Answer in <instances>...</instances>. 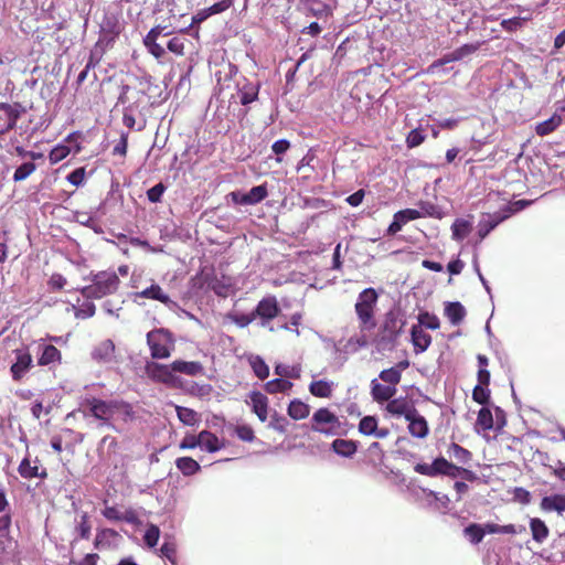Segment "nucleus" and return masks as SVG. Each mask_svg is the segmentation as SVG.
Returning <instances> with one entry per match:
<instances>
[{
    "label": "nucleus",
    "instance_id": "f257e3e1",
    "mask_svg": "<svg viewBox=\"0 0 565 565\" xmlns=\"http://www.w3.org/2000/svg\"><path fill=\"white\" fill-rule=\"evenodd\" d=\"M407 324L406 312L399 306H393L383 318L374 337V345L379 352H392L397 349L401 339L408 340L405 334Z\"/></svg>",
    "mask_w": 565,
    "mask_h": 565
},
{
    "label": "nucleus",
    "instance_id": "f03ea898",
    "mask_svg": "<svg viewBox=\"0 0 565 565\" xmlns=\"http://www.w3.org/2000/svg\"><path fill=\"white\" fill-rule=\"evenodd\" d=\"M120 285L115 271H99L92 278V284L81 289L83 297L87 299H102L117 292Z\"/></svg>",
    "mask_w": 565,
    "mask_h": 565
},
{
    "label": "nucleus",
    "instance_id": "7ed1b4c3",
    "mask_svg": "<svg viewBox=\"0 0 565 565\" xmlns=\"http://www.w3.org/2000/svg\"><path fill=\"white\" fill-rule=\"evenodd\" d=\"M379 300V294L373 287L363 289L355 302V313L362 331H372L376 327L374 310Z\"/></svg>",
    "mask_w": 565,
    "mask_h": 565
},
{
    "label": "nucleus",
    "instance_id": "20e7f679",
    "mask_svg": "<svg viewBox=\"0 0 565 565\" xmlns=\"http://www.w3.org/2000/svg\"><path fill=\"white\" fill-rule=\"evenodd\" d=\"M310 429L327 437L340 435L341 422L339 417L327 407L317 409L311 417Z\"/></svg>",
    "mask_w": 565,
    "mask_h": 565
},
{
    "label": "nucleus",
    "instance_id": "39448f33",
    "mask_svg": "<svg viewBox=\"0 0 565 565\" xmlns=\"http://www.w3.org/2000/svg\"><path fill=\"white\" fill-rule=\"evenodd\" d=\"M513 215L509 205H503L494 213H482L477 225V235L482 242L497 226Z\"/></svg>",
    "mask_w": 565,
    "mask_h": 565
},
{
    "label": "nucleus",
    "instance_id": "423d86ee",
    "mask_svg": "<svg viewBox=\"0 0 565 565\" xmlns=\"http://www.w3.org/2000/svg\"><path fill=\"white\" fill-rule=\"evenodd\" d=\"M25 111L26 109L21 103H0V136L13 130Z\"/></svg>",
    "mask_w": 565,
    "mask_h": 565
},
{
    "label": "nucleus",
    "instance_id": "0eeeda50",
    "mask_svg": "<svg viewBox=\"0 0 565 565\" xmlns=\"http://www.w3.org/2000/svg\"><path fill=\"white\" fill-rule=\"evenodd\" d=\"M113 402L114 401L93 398L88 402V411L93 417L99 420V427L106 426L118 431V426L113 423Z\"/></svg>",
    "mask_w": 565,
    "mask_h": 565
},
{
    "label": "nucleus",
    "instance_id": "6e6552de",
    "mask_svg": "<svg viewBox=\"0 0 565 565\" xmlns=\"http://www.w3.org/2000/svg\"><path fill=\"white\" fill-rule=\"evenodd\" d=\"M146 374L153 382L163 383L168 386H178L180 379L174 374L172 364L166 365L157 362H147Z\"/></svg>",
    "mask_w": 565,
    "mask_h": 565
},
{
    "label": "nucleus",
    "instance_id": "1a4fd4ad",
    "mask_svg": "<svg viewBox=\"0 0 565 565\" xmlns=\"http://www.w3.org/2000/svg\"><path fill=\"white\" fill-rule=\"evenodd\" d=\"M151 353H171L174 350L173 334L166 329H156L147 334Z\"/></svg>",
    "mask_w": 565,
    "mask_h": 565
},
{
    "label": "nucleus",
    "instance_id": "9d476101",
    "mask_svg": "<svg viewBox=\"0 0 565 565\" xmlns=\"http://www.w3.org/2000/svg\"><path fill=\"white\" fill-rule=\"evenodd\" d=\"M385 409L391 416L404 417L405 419L409 418L412 415L414 416L417 411L412 402L403 397L392 398L386 404Z\"/></svg>",
    "mask_w": 565,
    "mask_h": 565
},
{
    "label": "nucleus",
    "instance_id": "9b49d317",
    "mask_svg": "<svg viewBox=\"0 0 565 565\" xmlns=\"http://www.w3.org/2000/svg\"><path fill=\"white\" fill-rule=\"evenodd\" d=\"M278 313V302L277 299L273 296L262 299L254 310V316H256V318L262 319L263 326H265L266 322H268L273 318L277 317Z\"/></svg>",
    "mask_w": 565,
    "mask_h": 565
},
{
    "label": "nucleus",
    "instance_id": "f8f14e48",
    "mask_svg": "<svg viewBox=\"0 0 565 565\" xmlns=\"http://www.w3.org/2000/svg\"><path fill=\"white\" fill-rule=\"evenodd\" d=\"M448 466V460L444 457H437L431 463L419 462L416 463L414 470L423 476L437 477L445 476Z\"/></svg>",
    "mask_w": 565,
    "mask_h": 565
},
{
    "label": "nucleus",
    "instance_id": "ddd939ff",
    "mask_svg": "<svg viewBox=\"0 0 565 565\" xmlns=\"http://www.w3.org/2000/svg\"><path fill=\"white\" fill-rule=\"evenodd\" d=\"M414 345V353H424L431 342V337L418 324H413L409 331V338Z\"/></svg>",
    "mask_w": 565,
    "mask_h": 565
},
{
    "label": "nucleus",
    "instance_id": "4468645a",
    "mask_svg": "<svg viewBox=\"0 0 565 565\" xmlns=\"http://www.w3.org/2000/svg\"><path fill=\"white\" fill-rule=\"evenodd\" d=\"M408 422V433L415 438H426L429 434V426L426 418L415 412V415L406 419Z\"/></svg>",
    "mask_w": 565,
    "mask_h": 565
},
{
    "label": "nucleus",
    "instance_id": "2eb2a0df",
    "mask_svg": "<svg viewBox=\"0 0 565 565\" xmlns=\"http://www.w3.org/2000/svg\"><path fill=\"white\" fill-rule=\"evenodd\" d=\"M300 6L306 13L318 19H327L331 14V8L322 0H300Z\"/></svg>",
    "mask_w": 565,
    "mask_h": 565
},
{
    "label": "nucleus",
    "instance_id": "dca6fc26",
    "mask_svg": "<svg viewBox=\"0 0 565 565\" xmlns=\"http://www.w3.org/2000/svg\"><path fill=\"white\" fill-rule=\"evenodd\" d=\"M555 108H557V102L555 103ZM561 114L562 111L555 109V113L550 118L537 122L535 125V134L540 137H545L555 131L563 124Z\"/></svg>",
    "mask_w": 565,
    "mask_h": 565
},
{
    "label": "nucleus",
    "instance_id": "f3484780",
    "mask_svg": "<svg viewBox=\"0 0 565 565\" xmlns=\"http://www.w3.org/2000/svg\"><path fill=\"white\" fill-rule=\"evenodd\" d=\"M466 308L460 301H446L444 315L452 326H459L466 317Z\"/></svg>",
    "mask_w": 565,
    "mask_h": 565
},
{
    "label": "nucleus",
    "instance_id": "a211bd4d",
    "mask_svg": "<svg viewBox=\"0 0 565 565\" xmlns=\"http://www.w3.org/2000/svg\"><path fill=\"white\" fill-rule=\"evenodd\" d=\"M396 393V387L392 385L381 384L376 379L371 382V395L372 398L377 402H390Z\"/></svg>",
    "mask_w": 565,
    "mask_h": 565
},
{
    "label": "nucleus",
    "instance_id": "6ab92c4d",
    "mask_svg": "<svg viewBox=\"0 0 565 565\" xmlns=\"http://www.w3.org/2000/svg\"><path fill=\"white\" fill-rule=\"evenodd\" d=\"M32 367V355H17V361L10 369L12 379L17 382L21 381Z\"/></svg>",
    "mask_w": 565,
    "mask_h": 565
},
{
    "label": "nucleus",
    "instance_id": "aec40b11",
    "mask_svg": "<svg viewBox=\"0 0 565 565\" xmlns=\"http://www.w3.org/2000/svg\"><path fill=\"white\" fill-rule=\"evenodd\" d=\"M540 508L544 512H557L562 514L565 511V494H551L542 498Z\"/></svg>",
    "mask_w": 565,
    "mask_h": 565
},
{
    "label": "nucleus",
    "instance_id": "412c9836",
    "mask_svg": "<svg viewBox=\"0 0 565 565\" xmlns=\"http://www.w3.org/2000/svg\"><path fill=\"white\" fill-rule=\"evenodd\" d=\"M199 447L207 452H216L223 448L217 436L210 430H202L198 434Z\"/></svg>",
    "mask_w": 565,
    "mask_h": 565
},
{
    "label": "nucleus",
    "instance_id": "4be33fe9",
    "mask_svg": "<svg viewBox=\"0 0 565 565\" xmlns=\"http://www.w3.org/2000/svg\"><path fill=\"white\" fill-rule=\"evenodd\" d=\"M253 412L257 415L259 420L265 422L267 419V397L260 392H252L249 394V401L247 402Z\"/></svg>",
    "mask_w": 565,
    "mask_h": 565
},
{
    "label": "nucleus",
    "instance_id": "5701e85b",
    "mask_svg": "<svg viewBox=\"0 0 565 565\" xmlns=\"http://www.w3.org/2000/svg\"><path fill=\"white\" fill-rule=\"evenodd\" d=\"M137 296L140 298L158 300L168 307L175 305V302L172 301L170 297L163 291V289L157 284H152L150 287L138 292Z\"/></svg>",
    "mask_w": 565,
    "mask_h": 565
},
{
    "label": "nucleus",
    "instance_id": "b1692460",
    "mask_svg": "<svg viewBox=\"0 0 565 565\" xmlns=\"http://www.w3.org/2000/svg\"><path fill=\"white\" fill-rule=\"evenodd\" d=\"M38 463H39L38 459L34 461V465H32L29 458H24L20 462L19 468H18L20 476L24 479H32V478H38V477L42 478V479L46 478V476H47L46 470L42 469L40 471V467Z\"/></svg>",
    "mask_w": 565,
    "mask_h": 565
},
{
    "label": "nucleus",
    "instance_id": "393cba45",
    "mask_svg": "<svg viewBox=\"0 0 565 565\" xmlns=\"http://www.w3.org/2000/svg\"><path fill=\"white\" fill-rule=\"evenodd\" d=\"M451 238L456 242H462L471 233L472 222L462 217H457L451 224Z\"/></svg>",
    "mask_w": 565,
    "mask_h": 565
},
{
    "label": "nucleus",
    "instance_id": "a878e982",
    "mask_svg": "<svg viewBox=\"0 0 565 565\" xmlns=\"http://www.w3.org/2000/svg\"><path fill=\"white\" fill-rule=\"evenodd\" d=\"M331 449L341 457L351 458L358 450V443L350 439L337 438L332 441Z\"/></svg>",
    "mask_w": 565,
    "mask_h": 565
},
{
    "label": "nucleus",
    "instance_id": "bb28decb",
    "mask_svg": "<svg viewBox=\"0 0 565 565\" xmlns=\"http://www.w3.org/2000/svg\"><path fill=\"white\" fill-rule=\"evenodd\" d=\"M417 213L419 214V218L422 217H433L437 220H441L445 216V212L443 209L429 201L419 200L417 202Z\"/></svg>",
    "mask_w": 565,
    "mask_h": 565
},
{
    "label": "nucleus",
    "instance_id": "cd10ccee",
    "mask_svg": "<svg viewBox=\"0 0 565 565\" xmlns=\"http://www.w3.org/2000/svg\"><path fill=\"white\" fill-rule=\"evenodd\" d=\"M265 22H281L282 11L280 10V0H266L263 7Z\"/></svg>",
    "mask_w": 565,
    "mask_h": 565
},
{
    "label": "nucleus",
    "instance_id": "c85d7f7f",
    "mask_svg": "<svg viewBox=\"0 0 565 565\" xmlns=\"http://www.w3.org/2000/svg\"><path fill=\"white\" fill-rule=\"evenodd\" d=\"M113 423L117 426V423H127L132 419L134 413L131 406L125 402L114 401L113 402Z\"/></svg>",
    "mask_w": 565,
    "mask_h": 565
},
{
    "label": "nucleus",
    "instance_id": "c756f323",
    "mask_svg": "<svg viewBox=\"0 0 565 565\" xmlns=\"http://www.w3.org/2000/svg\"><path fill=\"white\" fill-rule=\"evenodd\" d=\"M530 530L533 540L537 543H543L550 534L547 525L543 520L539 518H532L530 520Z\"/></svg>",
    "mask_w": 565,
    "mask_h": 565
},
{
    "label": "nucleus",
    "instance_id": "7c9ffc66",
    "mask_svg": "<svg viewBox=\"0 0 565 565\" xmlns=\"http://www.w3.org/2000/svg\"><path fill=\"white\" fill-rule=\"evenodd\" d=\"M172 367L175 373H184L188 375L195 376L203 372V366L199 362H186V361H174Z\"/></svg>",
    "mask_w": 565,
    "mask_h": 565
},
{
    "label": "nucleus",
    "instance_id": "2f4dec72",
    "mask_svg": "<svg viewBox=\"0 0 565 565\" xmlns=\"http://www.w3.org/2000/svg\"><path fill=\"white\" fill-rule=\"evenodd\" d=\"M118 533L113 529H102L97 531L94 546L97 550H104L111 547V539H116Z\"/></svg>",
    "mask_w": 565,
    "mask_h": 565
},
{
    "label": "nucleus",
    "instance_id": "473e14b6",
    "mask_svg": "<svg viewBox=\"0 0 565 565\" xmlns=\"http://www.w3.org/2000/svg\"><path fill=\"white\" fill-rule=\"evenodd\" d=\"M287 412L292 419L298 420L308 417L310 407L308 404L301 402L300 399H292L288 405Z\"/></svg>",
    "mask_w": 565,
    "mask_h": 565
},
{
    "label": "nucleus",
    "instance_id": "72a5a7b5",
    "mask_svg": "<svg viewBox=\"0 0 565 565\" xmlns=\"http://www.w3.org/2000/svg\"><path fill=\"white\" fill-rule=\"evenodd\" d=\"M177 468L183 476L190 477L200 471L201 467L196 460L191 457H180L175 460Z\"/></svg>",
    "mask_w": 565,
    "mask_h": 565
},
{
    "label": "nucleus",
    "instance_id": "f704fd0d",
    "mask_svg": "<svg viewBox=\"0 0 565 565\" xmlns=\"http://www.w3.org/2000/svg\"><path fill=\"white\" fill-rule=\"evenodd\" d=\"M447 455L458 463H468L471 459V452L456 443H451L448 447Z\"/></svg>",
    "mask_w": 565,
    "mask_h": 565
},
{
    "label": "nucleus",
    "instance_id": "c9c22d12",
    "mask_svg": "<svg viewBox=\"0 0 565 565\" xmlns=\"http://www.w3.org/2000/svg\"><path fill=\"white\" fill-rule=\"evenodd\" d=\"M418 326L423 329L437 330L440 327L439 318L429 311H419L417 316Z\"/></svg>",
    "mask_w": 565,
    "mask_h": 565
},
{
    "label": "nucleus",
    "instance_id": "e433bc0d",
    "mask_svg": "<svg viewBox=\"0 0 565 565\" xmlns=\"http://www.w3.org/2000/svg\"><path fill=\"white\" fill-rule=\"evenodd\" d=\"M309 391L317 397H330L332 393V383L326 380L313 381L309 385Z\"/></svg>",
    "mask_w": 565,
    "mask_h": 565
},
{
    "label": "nucleus",
    "instance_id": "4c0bfd02",
    "mask_svg": "<svg viewBox=\"0 0 565 565\" xmlns=\"http://www.w3.org/2000/svg\"><path fill=\"white\" fill-rule=\"evenodd\" d=\"M463 533L470 543L479 544L486 535V530L481 524L470 523L465 527Z\"/></svg>",
    "mask_w": 565,
    "mask_h": 565
},
{
    "label": "nucleus",
    "instance_id": "58836bf2",
    "mask_svg": "<svg viewBox=\"0 0 565 565\" xmlns=\"http://www.w3.org/2000/svg\"><path fill=\"white\" fill-rule=\"evenodd\" d=\"M178 418L186 426H195L199 423L198 413L191 408L175 406Z\"/></svg>",
    "mask_w": 565,
    "mask_h": 565
},
{
    "label": "nucleus",
    "instance_id": "ea45409f",
    "mask_svg": "<svg viewBox=\"0 0 565 565\" xmlns=\"http://www.w3.org/2000/svg\"><path fill=\"white\" fill-rule=\"evenodd\" d=\"M483 44H484V41H478L475 43H465L461 46H459L452 51L455 54L454 58H457V61H461L463 57L477 52Z\"/></svg>",
    "mask_w": 565,
    "mask_h": 565
},
{
    "label": "nucleus",
    "instance_id": "a19ab883",
    "mask_svg": "<svg viewBox=\"0 0 565 565\" xmlns=\"http://www.w3.org/2000/svg\"><path fill=\"white\" fill-rule=\"evenodd\" d=\"M426 139V135L422 127L412 129L406 136V147L408 149L420 146Z\"/></svg>",
    "mask_w": 565,
    "mask_h": 565
},
{
    "label": "nucleus",
    "instance_id": "79ce46f5",
    "mask_svg": "<svg viewBox=\"0 0 565 565\" xmlns=\"http://www.w3.org/2000/svg\"><path fill=\"white\" fill-rule=\"evenodd\" d=\"M249 363L257 377L264 380L268 376V365L260 359V355H250Z\"/></svg>",
    "mask_w": 565,
    "mask_h": 565
},
{
    "label": "nucleus",
    "instance_id": "37998d69",
    "mask_svg": "<svg viewBox=\"0 0 565 565\" xmlns=\"http://www.w3.org/2000/svg\"><path fill=\"white\" fill-rule=\"evenodd\" d=\"M377 425L379 423L375 416H364L360 419L359 433L364 436H372Z\"/></svg>",
    "mask_w": 565,
    "mask_h": 565
},
{
    "label": "nucleus",
    "instance_id": "c03bdc74",
    "mask_svg": "<svg viewBox=\"0 0 565 565\" xmlns=\"http://www.w3.org/2000/svg\"><path fill=\"white\" fill-rule=\"evenodd\" d=\"M258 95V87L254 84H245L239 89V100L242 105H247L254 102Z\"/></svg>",
    "mask_w": 565,
    "mask_h": 565
},
{
    "label": "nucleus",
    "instance_id": "a18cd8bd",
    "mask_svg": "<svg viewBox=\"0 0 565 565\" xmlns=\"http://www.w3.org/2000/svg\"><path fill=\"white\" fill-rule=\"evenodd\" d=\"M477 425L480 426L483 430H490L493 428V415L488 407H482L478 412Z\"/></svg>",
    "mask_w": 565,
    "mask_h": 565
},
{
    "label": "nucleus",
    "instance_id": "49530a36",
    "mask_svg": "<svg viewBox=\"0 0 565 565\" xmlns=\"http://www.w3.org/2000/svg\"><path fill=\"white\" fill-rule=\"evenodd\" d=\"M35 170L36 166L34 162H24L15 169L13 173V181L21 182L28 179Z\"/></svg>",
    "mask_w": 565,
    "mask_h": 565
},
{
    "label": "nucleus",
    "instance_id": "de8ad7c7",
    "mask_svg": "<svg viewBox=\"0 0 565 565\" xmlns=\"http://www.w3.org/2000/svg\"><path fill=\"white\" fill-rule=\"evenodd\" d=\"M472 398L480 405H487L490 401V390L487 384H477L472 391Z\"/></svg>",
    "mask_w": 565,
    "mask_h": 565
},
{
    "label": "nucleus",
    "instance_id": "09e8293b",
    "mask_svg": "<svg viewBox=\"0 0 565 565\" xmlns=\"http://www.w3.org/2000/svg\"><path fill=\"white\" fill-rule=\"evenodd\" d=\"M75 530L78 533L81 539H83V540L89 539L92 525L89 523V516H88L87 512L81 513V521L76 525Z\"/></svg>",
    "mask_w": 565,
    "mask_h": 565
},
{
    "label": "nucleus",
    "instance_id": "8fccbe9b",
    "mask_svg": "<svg viewBox=\"0 0 565 565\" xmlns=\"http://www.w3.org/2000/svg\"><path fill=\"white\" fill-rule=\"evenodd\" d=\"M380 379L388 385L395 386L401 381L398 367H390L381 371Z\"/></svg>",
    "mask_w": 565,
    "mask_h": 565
},
{
    "label": "nucleus",
    "instance_id": "3c124183",
    "mask_svg": "<svg viewBox=\"0 0 565 565\" xmlns=\"http://www.w3.org/2000/svg\"><path fill=\"white\" fill-rule=\"evenodd\" d=\"M309 52L303 53L285 74V95L287 94V86L294 81L299 66L308 58Z\"/></svg>",
    "mask_w": 565,
    "mask_h": 565
},
{
    "label": "nucleus",
    "instance_id": "603ef678",
    "mask_svg": "<svg viewBox=\"0 0 565 565\" xmlns=\"http://www.w3.org/2000/svg\"><path fill=\"white\" fill-rule=\"evenodd\" d=\"M160 537V530L157 525H149L145 532L143 540L145 543L150 547H154L158 544Z\"/></svg>",
    "mask_w": 565,
    "mask_h": 565
},
{
    "label": "nucleus",
    "instance_id": "864d4df0",
    "mask_svg": "<svg viewBox=\"0 0 565 565\" xmlns=\"http://www.w3.org/2000/svg\"><path fill=\"white\" fill-rule=\"evenodd\" d=\"M248 199L250 200V204H256V203H259L260 201H263L268 192H267V188L266 185L262 184V185H257V186H254L248 192Z\"/></svg>",
    "mask_w": 565,
    "mask_h": 565
},
{
    "label": "nucleus",
    "instance_id": "5fc2aeb1",
    "mask_svg": "<svg viewBox=\"0 0 565 565\" xmlns=\"http://www.w3.org/2000/svg\"><path fill=\"white\" fill-rule=\"evenodd\" d=\"M70 153V149L66 146H56L54 147L49 154V159L52 164H55L63 159H65Z\"/></svg>",
    "mask_w": 565,
    "mask_h": 565
},
{
    "label": "nucleus",
    "instance_id": "6e6d98bb",
    "mask_svg": "<svg viewBox=\"0 0 565 565\" xmlns=\"http://www.w3.org/2000/svg\"><path fill=\"white\" fill-rule=\"evenodd\" d=\"M164 191L166 185L162 182H159L147 191V198L151 203H159L161 202Z\"/></svg>",
    "mask_w": 565,
    "mask_h": 565
},
{
    "label": "nucleus",
    "instance_id": "4d7b16f0",
    "mask_svg": "<svg viewBox=\"0 0 565 565\" xmlns=\"http://www.w3.org/2000/svg\"><path fill=\"white\" fill-rule=\"evenodd\" d=\"M143 44L148 52L156 58H161L166 54V50L157 42V40L143 39Z\"/></svg>",
    "mask_w": 565,
    "mask_h": 565
},
{
    "label": "nucleus",
    "instance_id": "13d9d810",
    "mask_svg": "<svg viewBox=\"0 0 565 565\" xmlns=\"http://www.w3.org/2000/svg\"><path fill=\"white\" fill-rule=\"evenodd\" d=\"M276 374L279 376L273 382H268L266 384V388L270 393H276L282 391V365L277 364L275 367Z\"/></svg>",
    "mask_w": 565,
    "mask_h": 565
},
{
    "label": "nucleus",
    "instance_id": "bf43d9fd",
    "mask_svg": "<svg viewBox=\"0 0 565 565\" xmlns=\"http://www.w3.org/2000/svg\"><path fill=\"white\" fill-rule=\"evenodd\" d=\"M85 175H86V171H85V168L84 167H79L77 169H75L74 171H72L67 177H66V180L75 185V186H79L83 184L84 180H85Z\"/></svg>",
    "mask_w": 565,
    "mask_h": 565
},
{
    "label": "nucleus",
    "instance_id": "052dcab7",
    "mask_svg": "<svg viewBox=\"0 0 565 565\" xmlns=\"http://www.w3.org/2000/svg\"><path fill=\"white\" fill-rule=\"evenodd\" d=\"M397 217L402 221V224L406 225L411 221H415L419 218V214L416 209H404L399 210L395 213Z\"/></svg>",
    "mask_w": 565,
    "mask_h": 565
},
{
    "label": "nucleus",
    "instance_id": "680f3d73",
    "mask_svg": "<svg viewBox=\"0 0 565 565\" xmlns=\"http://www.w3.org/2000/svg\"><path fill=\"white\" fill-rule=\"evenodd\" d=\"M522 24H523V19L520 17L503 19L501 21V26L503 28V30L509 31V32L516 31L518 29H520L522 26Z\"/></svg>",
    "mask_w": 565,
    "mask_h": 565
},
{
    "label": "nucleus",
    "instance_id": "e2e57ef3",
    "mask_svg": "<svg viewBox=\"0 0 565 565\" xmlns=\"http://www.w3.org/2000/svg\"><path fill=\"white\" fill-rule=\"evenodd\" d=\"M455 54L454 52H449V53H446L445 55H443L440 58L434 61L430 66H429V71L431 73H435V71L448 63H451V62H457V58H454Z\"/></svg>",
    "mask_w": 565,
    "mask_h": 565
},
{
    "label": "nucleus",
    "instance_id": "0e129e2a",
    "mask_svg": "<svg viewBox=\"0 0 565 565\" xmlns=\"http://www.w3.org/2000/svg\"><path fill=\"white\" fill-rule=\"evenodd\" d=\"M237 437L243 441H252L254 439V430L247 425H238L235 428Z\"/></svg>",
    "mask_w": 565,
    "mask_h": 565
},
{
    "label": "nucleus",
    "instance_id": "69168bd1",
    "mask_svg": "<svg viewBox=\"0 0 565 565\" xmlns=\"http://www.w3.org/2000/svg\"><path fill=\"white\" fill-rule=\"evenodd\" d=\"M232 319L237 326L244 328L247 327L250 322H253L256 319V316H254V311L247 315L235 313L232 316Z\"/></svg>",
    "mask_w": 565,
    "mask_h": 565
},
{
    "label": "nucleus",
    "instance_id": "338daca9",
    "mask_svg": "<svg viewBox=\"0 0 565 565\" xmlns=\"http://www.w3.org/2000/svg\"><path fill=\"white\" fill-rule=\"evenodd\" d=\"M233 4L232 0H221L213 6L206 8V11L210 13V15L222 13L226 11L228 8H231Z\"/></svg>",
    "mask_w": 565,
    "mask_h": 565
},
{
    "label": "nucleus",
    "instance_id": "774afa93",
    "mask_svg": "<svg viewBox=\"0 0 565 565\" xmlns=\"http://www.w3.org/2000/svg\"><path fill=\"white\" fill-rule=\"evenodd\" d=\"M365 193L366 192L364 189H359L358 191H355L352 194H350L349 196H347L345 202L350 206L356 207L363 202V200L365 198Z\"/></svg>",
    "mask_w": 565,
    "mask_h": 565
}]
</instances>
